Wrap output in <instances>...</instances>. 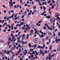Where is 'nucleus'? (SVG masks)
Segmentation results:
<instances>
[{"label": "nucleus", "instance_id": "obj_1", "mask_svg": "<svg viewBox=\"0 0 60 60\" xmlns=\"http://www.w3.org/2000/svg\"><path fill=\"white\" fill-rule=\"evenodd\" d=\"M18 43H23V40H22L21 41H19V40H17Z\"/></svg>", "mask_w": 60, "mask_h": 60}, {"label": "nucleus", "instance_id": "obj_2", "mask_svg": "<svg viewBox=\"0 0 60 60\" xmlns=\"http://www.w3.org/2000/svg\"><path fill=\"white\" fill-rule=\"evenodd\" d=\"M59 16V14L58 13H56V14L55 17L56 18H57Z\"/></svg>", "mask_w": 60, "mask_h": 60}, {"label": "nucleus", "instance_id": "obj_3", "mask_svg": "<svg viewBox=\"0 0 60 60\" xmlns=\"http://www.w3.org/2000/svg\"><path fill=\"white\" fill-rule=\"evenodd\" d=\"M39 54L41 55L42 56H43V55H44V54H45V53L43 52H39Z\"/></svg>", "mask_w": 60, "mask_h": 60}, {"label": "nucleus", "instance_id": "obj_4", "mask_svg": "<svg viewBox=\"0 0 60 60\" xmlns=\"http://www.w3.org/2000/svg\"><path fill=\"white\" fill-rule=\"evenodd\" d=\"M44 4H45V5H47V2H42V5H44Z\"/></svg>", "mask_w": 60, "mask_h": 60}, {"label": "nucleus", "instance_id": "obj_5", "mask_svg": "<svg viewBox=\"0 0 60 60\" xmlns=\"http://www.w3.org/2000/svg\"><path fill=\"white\" fill-rule=\"evenodd\" d=\"M37 52V51H34L32 52V53H33V55H34Z\"/></svg>", "mask_w": 60, "mask_h": 60}, {"label": "nucleus", "instance_id": "obj_6", "mask_svg": "<svg viewBox=\"0 0 60 60\" xmlns=\"http://www.w3.org/2000/svg\"><path fill=\"white\" fill-rule=\"evenodd\" d=\"M10 51H7V52H6V54L7 55H9V54H10Z\"/></svg>", "mask_w": 60, "mask_h": 60}, {"label": "nucleus", "instance_id": "obj_7", "mask_svg": "<svg viewBox=\"0 0 60 60\" xmlns=\"http://www.w3.org/2000/svg\"><path fill=\"white\" fill-rule=\"evenodd\" d=\"M42 20L41 19V20L40 21H39L38 22V23L39 24H41V22L42 21Z\"/></svg>", "mask_w": 60, "mask_h": 60}, {"label": "nucleus", "instance_id": "obj_8", "mask_svg": "<svg viewBox=\"0 0 60 60\" xmlns=\"http://www.w3.org/2000/svg\"><path fill=\"white\" fill-rule=\"evenodd\" d=\"M34 24H32L31 25V27L33 28V29H34Z\"/></svg>", "mask_w": 60, "mask_h": 60}, {"label": "nucleus", "instance_id": "obj_9", "mask_svg": "<svg viewBox=\"0 0 60 60\" xmlns=\"http://www.w3.org/2000/svg\"><path fill=\"white\" fill-rule=\"evenodd\" d=\"M43 29H46V30H48V29H46V26H44L43 27Z\"/></svg>", "mask_w": 60, "mask_h": 60}, {"label": "nucleus", "instance_id": "obj_10", "mask_svg": "<svg viewBox=\"0 0 60 60\" xmlns=\"http://www.w3.org/2000/svg\"><path fill=\"white\" fill-rule=\"evenodd\" d=\"M50 16L49 15H48V16H47L46 17V18H47V19H48V18L49 19H50Z\"/></svg>", "mask_w": 60, "mask_h": 60}, {"label": "nucleus", "instance_id": "obj_11", "mask_svg": "<svg viewBox=\"0 0 60 60\" xmlns=\"http://www.w3.org/2000/svg\"><path fill=\"white\" fill-rule=\"evenodd\" d=\"M48 34H49V36H50V35L51 34V32H49L48 31Z\"/></svg>", "mask_w": 60, "mask_h": 60}, {"label": "nucleus", "instance_id": "obj_12", "mask_svg": "<svg viewBox=\"0 0 60 60\" xmlns=\"http://www.w3.org/2000/svg\"><path fill=\"white\" fill-rule=\"evenodd\" d=\"M52 28L53 29V30H54L55 29V28H54L55 27V26H54V25H52Z\"/></svg>", "mask_w": 60, "mask_h": 60}, {"label": "nucleus", "instance_id": "obj_13", "mask_svg": "<svg viewBox=\"0 0 60 60\" xmlns=\"http://www.w3.org/2000/svg\"><path fill=\"white\" fill-rule=\"evenodd\" d=\"M53 20V18H52L51 19H50V22L51 23H52V21Z\"/></svg>", "mask_w": 60, "mask_h": 60}, {"label": "nucleus", "instance_id": "obj_14", "mask_svg": "<svg viewBox=\"0 0 60 60\" xmlns=\"http://www.w3.org/2000/svg\"><path fill=\"white\" fill-rule=\"evenodd\" d=\"M58 51H60V46L58 48Z\"/></svg>", "mask_w": 60, "mask_h": 60}, {"label": "nucleus", "instance_id": "obj_15", "mask_svg": "<svg viewBox=\"0 0 60 60\" xmlns=\"http://www.w3.org/2000/svg\"><path fill=\"white\" fill-rule=\"evenodd\" d=\"M33 8L34 9H36V7L35 6H34Z\"/></svg>", "mask_w": 60, "mask_h": 60}, {"label": "nucleus", "instance_id": "obj_16", "mask_svg": "<svg viewBox=\"0 0 60 60\" xmlns=\"http://www.w3.org/2000/svg\"><path fill=\"white\" fill-rule=\"evenodd\" d=\"M8 43V46H9V45H10V43H11V42H10L9 41L8 43Z\"/></svg>", "mask_w": 60, "mask_h": 60}, {"label": "nucleus", "instance_id": "obj_17", "mask_svg": "<svg viewBox=\"0 0 60 60\" xmlns=\"http://www.w3.org/2000/svg\"><path fill=\"white\" fill-rule=\"evenodd\" d=\"M43 10L44 11H45V10H46V7H45V6H44L43 7Z\"/></svg>", "mask_w": 60, "mask_h": 60}, {"label": "nucleus", "instance_id": "obj_18", "mask_svg": "<svg viewBox=\"0 0 60 60\" xmlns=\"http://www.w3.org/2000/svg\"><path fill=\"white\" fill-rule=\"evenodd\" d=\"M55 6L56 7H58V4L56 3L55 4Z\"/></svg>", "mask_w": 60, "mask_h": 60}, {"label": "nucleus", "instance_id": "obj_19", "mask_svg": "<svg viewBox=\"0 0 60 60\" xmlns=\"http://www.w3.org/2000/svg\"><path fill=\"white\" fill-rule=\"evenodd\" d=\"M28 44L29 45V47H31V43H29Z\"/></svg>", "mask_w": 60, "mask_h": 60}, {"label": "nucleus", "instance_id": "obj_20", "mask_svg": "<svg viewBox=\"0 0 60 60\" xmlns=\"http://www.w3.org/2000/svg\"><path fill=\"white\" fill-rule=\"evenodd\" d=\"M51 7H50L49 8V9L48 10L49 11H51Z\"/></svg>", "mask_w": 60, "mask_h": 60}, {"label": "nucleus", "instance_id": "obj_21", "mask_svg": "<svg viewBox=\"0 0 60 60\" xmlns=\"http://www.w3.org/2000/svg\"><path fill=\"white\" fill-rule=\"evenodd\" d=\"M25 30H26V31H27V30H28V28H27V27H26V28H25Z\"/></svg>", "mask_w": 60, "mask_h": 60}, {"label": "nucleus", "instance_id": "obj_22", "mask_svg": "<svg viewBox=\"0 0 60 60\" xmlns=\"http://www.w3.org/2000/svg\"><path fill=\"white\" fill-rule=\"evenodd\" d=\"M26 11H27L28 12H29V9L27 8L26 9Z\"/></svg>", "mask_w": 60, "mask_h": 60}, {"label": "nucleus", "instance_id": "obj_23", "mask_svg": "<svg viewBox=\"0 0 60 60\" xmlns=\"http://www.w3.org/2000/svg\"><path fill=\"white\" fill-rule=\"evenodd\" d=\"M44 37V35H42L40 36V37L41 38H42V37Z\"/></svg>", "mask_w": 60, "mask_h": 60}, {"label": "nucleus", "instance_id": "obj_24", "mask_svg": "<svg viewBox=\"0 0 60 60\" xmlns=\"http://www.w3.org/2000/svg\"><path fill=\"white\" fill-rule=\"evenodd\" d=\"M51 2V0H49V1H48V4H49V3Z\"/></svg>", "mask_w": 60, "mask_h": 60}, {"label": "nucleus", "instance_id": "obj_25", "mask_svg": "<svg viewBox=\"0 0 60 60\" xmlns=\"http://www.w3.org/2000/svg\"><path fill=\"white\" fill-rule=\"evenodd\" d=\"M30 33H32V34L33 33V30H31V31H30Z\"/></svg>", "mask_w": 60, "mask_h": 60}, {"label": "nucleus", "instance_id": "obj_26", "mask_svg": "<svg viewBox=\"0 0 60 60\" xmlns=\"http://www.w3.org/2000/svg\"><path fill=\"white\" fill-rule=\"evenodd\" d=\"M24 29H25V27H22V30H24Z\"/></svg>", "mask_w": 60, "mask_h": 60}, {"label": "nucleus", "instance_id": "obj_27", "mask_svg": "<svg viewBox=\"0 0 60 60\" xmlns=\"http://www.w3.org/2000/svg\"><path fill=\"white\" fill-rule=\"evenodd\" d=\"M48 39H49V36H47L46 37V39L48 40Z\"/></svg>", "mask_w": 60, "mask_h": 60}, {"label": "nucleus", "instance_id": "obj_28", "mask_svg": "<svg viewBox=\"0 0 60 60\" xmlns=\"http://www.w3.org/2000/svg\"><path fill=\"white\" fill-rule=\"evenodd\" d=\"M57 4L58 3L59 4V3H60V1H59V0H58L57 1Z\"/></svg>", "mask_w": 60, "mask_h": 60}, {"label": "nucleus", "instance_id": "obj_29", "mask_svg": "<svg viewBox=\"0 0 60 60\" xmlns=\"http://www.w3.org/2000/svg\"><path fill=\"white\" fill-rule=\"evenodd\" d=\"M57 38H56V39H55V41L56 42V41H57Z\"/></svg>", "mask_w": 60, "mask_h": 60}, {"label": "nucleus", "instance_id": "obj_30", "mask_svg": "<svg viewBox=\"0 0 60 60\" xmlns=\"http://www.w3.org/2000/svg\"><path fill=\"white\" fill-rule=\"evenodd\" d=\"M36 47H37V45L36 44V45H35V46L34 47V49H35V48Z\"/></svg>", "mask_w": 60, "mask_h": 60}, {"label": "nucleus", "instance_id": "obj_31", "mask_svg": "<svg viewBox=\"0 0 60 60\" xmlns=\"http://www.w3.org/2000/svg\"><path fill=\"white\" fill-rule=\"evenodd\" d=\"M26 26L27 27H29V25H27V24H26Z\"/></svg>", "mask_w": 60, "mask_h": 60}, {"label": "nucleus", "instance_id": "obj_32", "mask_svg": "<svg viewBox=\"0 0 60 60\" xmlns=\"http://www.w3.org/2000/svg\"><path fill=\"white\" fill-rule=\"evenodd\" d=\"M35 58L36 59H37L38 58V57H37V56L36 55H35Z\"/></svg>", "mask_w": 60, "mask_h": 60}, {"label": "nucleus", "instance_id": "obj_33", "mask_svg": "<svg viewBox=\"0 0 60 60\" xmlns=\"http://www.w3.org/2000/svg\"><path fill=\"white\" fill-rule=\"evenodd\" d=\"M31 14V13H28V15H30Z\"/></svg>", "mask_w": 60, "mask_h": 60}, {"label": "nucleus", "instance_id": "obj_34", "mask_svg": "<svg viewBox=\"0 0 60 60\" xmlns=\"http://www.w3.org/2000/svg\"><path fill=\"white\" fill-rule=\"evenodd\" d=\"M45 54H47V51L46 50L45 51Z\"/></svg>", "mask_w": 60, "mask_h": 60}, {"label": "nucleus", "instance_id": "obj_35", "mask_svg": "<svg viewBox=\"0 0 60 60\" xmlns=\"http://www.w3.org/2000/svg\"><path fill=\"white\" fill-rule=\"evenodd\" d=\"M34 12H36L37 11V10L35 9L34 10Z\"/></svg>", "mask_w": 60, "mask_h": 60}, {"label": "nucleus", "instance_id": "obj_36", "mask_svg": "<svg viewBox=\"0 0 60 60\" xmlns=\"http://www.w3.org/2000/svg\"><path fill=\"white\" fill-rule=\"evenodd\" d=\"M11 38H9V39H8L9 41H11Z\"/></svg>", "mask_w": 60, "mask_h": 60}, {"label": "nucleus", "instance_id": "obj_37", "mask_svg": "<svg viewBox=\"0 0 60 60\" xmlns=\"http://www.w3.org/2000/svg\"><path fill=\"white\" fill-rule=\"evenodd\" d=\"M48 58H49V57H48V56H47L46 57V58H45V59H47L46 60H48Z\"/></svg>", "mask_w": 60, "mask_h": 60}, {"label": "nucleus", "instance_id": "obj_38", "mask_svg": "<svg viewBox=\"0 0 60 60\" xmlns=\"http://www.w3.org/2000/svg\"><path fill=\"white\" fill-rule=\"evenodd\" d=\"M37 33V30L35 32V34H36Z\"/></svg>", "mask_w": 60, "mask_h": 60}, {"label": "nucleus", "instance_id": "obj_39", "mask_svg": "<svg viewBox=\"0 0 60 60\" xmlns=\"http://www.w3.org/2000/svg\"><path fill=\"white\" fill-rule=\"evenodd\" d=\"M25 42L24 41H23V42H22V45H24V44H25Z\"/></svg>", "mask_w": 60, "mask_h": 60}, {"label": "nucleus", "instance_id": "obj_40", "mask_svg": "<svg viewBox=\"0 0 60 60\" xmlns=\"http://www.w3.org/2000/svg\"><path fill=\"white\" fill-rule=\"evenodd\" d=\"M39 0H36L35 1V2H39Z\"/></svg>", "mask_w": 60, "mask_h": 60}, {"label": "nucleus", "instance_id": "obj_41", "mask_svg": "<svg viewBox=\"0 0 60 60\" xmlns=\"http://www.w3.org/2000/svg\"><path fill=\"white\" fill-rule=\"evenodd\" d=\"M4 13H5L6 12V11L5 10H4Z\"/></svg>", "mask_w": 60, "mask_h": 60}, {"label": "nucleus", "instance_id": "obj_42", "mask_svg": "<svg viewBox=\"0 0 60 60\" xmlns=\"http://www.w3.org/2000/svg\"><path fill=\"white\" fill-rule=\"evenodd\" d=\"M13 34H11L10 35V36L11 37L12 36H13Z\"/></svg>", "mask_w": 60, "mask_h": 60}, {"label": "nucleus", "instance_id": "obj_43", "mask_svg": "<svg viewBox=\"0 0 60 60\" xmlns=\"http://www.w3.org/2000/svg\"><path fill=\"white\" fill-rule=\"evenodd\" d=\"M11 11H10L8 12V14H10L11 13Z\"/></svg>", "mask_w": 60, "mask_h": 60}, {"label": "nucleus", "instance_id": "obj_44", "mask_svg": "<svg viewBox=\"0 0 60 60\" xmlns=\"http://www.w3.org/2000/svg\"><path fill=\"white\" fill-rule=\"evenodd\" d=\"M15 55H16V54H14L12 56H15Z\"/></svg>", "mask_w": 60, "mask_h": 60}, {"label": "nucleus", "instance_id": "obj_45", "mask_svg": "<svg viewBox=\"0 0 60 60\" xmlns=\"http://www.w3.org/2000/svg\"><path fill=\"white\" fill-rule=\"evenodd\" d=\"M34 12H32V15H34Z\"/></svg>", "mask_w": 60, "mask_h": 60}, {"label": "nucleus", "instance_id": "obj_46", "mask_svg": "<svg viewBox=\"0 0 60 60\" xmlns=\"http://www.w3.org/2000/svg\"><path fill=\"white\" fill-rule=\"evenodd\" d=\"M16 4V2H13V4Z\"/></svg>", "mask_w": 60, "mask_h": 60}, {"label": "nucleus", "instance_id": "obj_47", "mask_svg": "<svg viewBox=\"0 0 60 60\" xmlns=\"http://www.w3.org/2000/svg\"><path fill=\"white\" fill-rule=\"evenodd\" d=\"M3 7H4V8H5V7H5V5H3Z\"/></svg>", "mask_w": 60, "mask_h": 60}, {"label": "nucleus", "instance_id": "obj_48", "mask_svg": "<svg viewBox=\"0 0 60 60\" xmlns=\"http://www.w3.org/2000/svg\"><path fill=\"white\" fill-rule=\"evenodd\" d=\"M6 51H7V50H5V51H4V52L5 53H6Z\"/></svg>", "mask_w": 60, "mask_h": 60}, {"label": "nucleus", "instance_id": "obj_49", "mask_svg": "<svg viewBox=\"0 0 60 60\" xmlns=\"http://www.w3.org/2000/svg\"><path fill=\"white\" fill-rule=\"evenodd\" d=\"M19 7V5L18 4L17 5V8H18Z\"/></svg>", "mask_w": 60, "mask_h": 60}, {"label": "nucleus", "instance_id": "obj_50", "mask_svg": "<svg viewBox=\"0 0 60 60\" xmlns=\"http://www.w3.org/2000/svg\"><path fill=\"white\" fill-rule=\"evenodd\" d=\"M51 56V55L50 54V53H49V55H48V56L49 57Z\"/></svg>", "mask_w": 60, "mask_h": 60}, {"label": "nucleus", "instance_id": "obj_51", "mask_svg": "<svg viewBox=\"0 0 60 60\" xmlns=\"http://www.w3.org/2000/svg\"><path fill=\"white\" fill-rule=\"evenodd\" d=\"M5 56H4V55L3 54V55H2V57H4Z\"/></svg>", "mask_w": 60, "mask_h": 60}, {"label": "nucleus", "instance_id": "obj_52", "mask_svg": "<svg viewBox=\"0 0 60 60\" xmlns=\"http://www.w3.org/2000/svg\"><path fill=\"white\" fill-rule=\"evenodd\" d=\"M44 14V13H42V14H41V15H43Z\"/></svg>", "mask_w": 60, "mask_h": 60}, {"label": "nucleus", "instance_id": "obj_53", "mask_svg": "<svg viewBox=\"0 0 60 60\" xmlns=\"http://www.w3.org/2000/svg\"><path fill=\"white\" fill-rule=\"evenodd\" d=\"M25 36V34H23L22 35V37H24Z\"/></svg>", "mask_w": 60, "mask_h": 60}, {"label": "nucleus", "instance_id": "obj_54", "mask_svg": "<svg viewBox=\"0 0 60 60\" xmlns=\"http://www.w3.org/2000/svg\"><path fill=\"white\" fill-rule=\"evenodd\" d=\"M54 55H55V54H52V57H53V56H54Z\"/></svg>", "mask_w": 60, "mask_h": 60}, {"label": "nucleus", "instance_id": "obj_55", "mask_svg": "<svg viewBox=\"0 0 60 60\" xmlns=\"http://www.w3.org/2000/svg\"><path fill=\"white\" fill-rule=\"evenodd\" d=\"M8 31L9 32H10V31H11V29H9L8 30Z\"/></svg>", "mask_w": 60, "mask_h": 60}, {"label": "nucleus", "instance_id": "obj_56", "mask_svg": "<svg viewBox=\"0 0 60 60\" xmlns=\"http://www.w3.org/2000/svg\"><path fill=\"white\" fill-rule=\"evenodd\" d=\"M6 19V16L4 17V19Z\"/></svg>", "mask_w": 60, "mask_h": 60}, {"label": "nucleus", "instance_id": "obj_57", "mask_svg": "<svg viewBox=\"0 0 60 60\" xmlns=\"http://www.w3.org/2000/svg\"><path fill=\"white\" fill-rule=\"evenodd\" d=\"M40 45H38V49H40Z\"/></svg>", "mask_w": 60, "mask_h": 60}, {"label": "nucleus", "instance_id": "obj_58", "mask_svg": "<svg viewBox=\"0 0 60 60\" xmlns=\"http://www.w3.org/2000/svg\"><path fill=\"white\" fill-rule=\"evenodd\" d=\"M44 16H47V14H45L44 15Z\"/></svg>", "mask_w": 60, "mask_h": 60}, {"label": "nucleus", "instance_id": "obj_59", "mask_svg": "<svg viewBox=\"0 0 60 60\" xmlns=\"http://www.w3.org/2000/svg\"><path fill=\"white\" fill-rule=\"evenodd\" d=\"M24 5L25 6H26L27 5V4H26Z\"/></svg>", "mask_w": 60, "mask_h": 60}, {"label": "nucleus", "instance_id": "obj_60", "mask_svg": "<svg viewBox=\"0 0 60 60\" xmlns=\"http://www.w3.org/2000/svg\"><path fill=\"white\" fill-rule=\"evenodd\" d=\"M14 10H12L11 11V12H12L13 13L14 12Z\"/></svg>", "mask_w": 60, "mask_h": 60}, {"label": "nucleus", "instance_id": "obj_61", "mask_svg": "<svg viewBox=\"0 0 60 60\" xmlns=\"http://www.w3.org/2000/svg\"><path fill=\"white\" fill-rule=\"evenodd\" d=\"M25 39V38L24 37H22V40H23L24 39Z\"/></svg>", "mask_w": 60, "mask_h": 60}, {"label": "nucleus", "instance_id": "obj_62", "mask_svg": "<svg viewBox=\"0 0 60 60\" xmlns=\"http://www.w3.org/2000/svg\"><path fill=\"white\" fill-rule=\"evenodd\" d=\"M23 60V58H20V60Z\"/></svg>", "mask_w": 60, "mask_h": 60}, {"label": "nucleus", "instance_id": "obj_63", "mask_svg": "<svg viewBox=\"0 0 60 60\" xmlns=\"http://www.w3.org/2000/svg\"><path fill=\"white\" fill-rule=\"evenodd\" d=\"M58 35L59 36H60V32H59L58 33Z\"/></svg>", "mask_w": 60, "mask_h": 60}, {"label": "nucleus", "instance_id": "obj_64", "mask_svg": "<svg viewBox=\"0 0 60 60\" xmlns=\"http://www.w3.org/2000/svg\"><path fill=\"white\" fill-rule=\"evenodd\" d=\"M23 22H22L21 23V25H23Z\"/></svg>", "mask_w": 60, "mask_h": 60}]
</instances>
